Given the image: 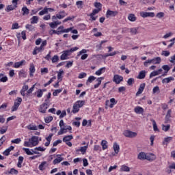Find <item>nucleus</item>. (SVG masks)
<instances>
[{"label":"nucleus","mask_w":175,"mask_h":175,"mask_svg":"<svg viewBox=\"0 0 175 175\" xmlns=\"http://www.w3.org/2000/svg\"><path fill=\"white\" fill-rule=\"evenodd\" d=\"M83 105H85V101L84 100H78L73 105L72 112L73 114L79 113L80 111V107H83Z\"/></svg>","instance_id":"obj_1"},{"label":"nucleus","mask_w":175,"mask_h":175,"mask_svg":"<svg viewBox=\"0 0 175 175\" xmlns=\"http://www.w3.org/2000/svg\"><path fill=\"white\" fill-rule=\"evenodd\" d=\"M161 61H162V59H161L160 57H154L153 59H148L146 62H144V66L146 68H148L149 64H153L154 65H158V64H161Z\"/></svg>","instance_id":"obj_2"},{"label":"nucleus","mask_w":175,"mask_h":175,"mask_svg":"<svg viewBox=\"0 0 175 175\" xmlns=\"http://www.w3.org/2000/svg\"><path fill=\"white\" fill-rule=\"evenodd\" d=\"M76 50H79V48L77 46L71 48L70 50L64 51L62 55L60 57V59L62 61L67 59L68 56L70 55V53H73V51H76Z\"/></svg>","instance_id":"obj_3"},{"label":"nucleus","mask_w":175,"mask_h":175,"mask_svg":"<svg viewBox=\"0 0 175 175\" xmlns=\"http://www.w3.org/2000/svg\"><path fill=\"white\" fill-rule=\"evenodd\" d=\"M123 135H124V136H125V137H129L130 139H132V138L136 137V136H137V133L131 131L129 130H125L123 132Z\"/></svg>","instance_id":"obj_4"},{"label":"nucleus","mask_w":175,"mask_h":175,"mask_svg":"<svg viewBox=\"0 0 175 175\" xmlns=\"http://www.w3.org/2000/svg\"><path fill=\"white\" fill-rule=\"evenodd\" d=\"M21 102H23V98L18 97L17 100H15L14 105L12 107V111H16L20 105H21Z\"/></svg>","instance_id":"obj_5"},{"label":"nucleus","mask_w":175,"mask_h":175,"mask_svg":"<svg viewBox=\"0 0 175 175\" xmlns=\"http://www.w3.org/2000/svg\"><path fill=\"white\" fill-rule=\"evenodd\" d=\"M59 125L60 126V131L57 133V135H64V133H66V129L63 128V126H65V123H64V120H61Z\"/></svg>","instance_id":"obj_6"},{"label":"nucleus","mask_w":175,"mask_h":175,"mask_svg":"<svg viewBox=\"0 0 175 175\" xmlns=\"http://www.w3.org/2000/svg\"><path fill=\"white\" fill-rule=\"evenodd\" d=\"M29 142H31V146L35 147V146H38L39 144V137L32 136L31 138L29 139Z\"/></svg>","instance_id":"obj_7"},{"label":"nucleus","mask_w":175,"mask_h":175,"mask_svg":"<svg viewBox=\"0 0 175 175\" xmlns=\"http://www.w3.org/2000/svg\"><path fill=\"white\" fill-rule=\"evenodd\" d=\"M140 16L143 18H146V17H155V14L154 12H140Z\"/></svg>","instance_id":"obj_8"},{"label":"nucleus","mask_w":175,"mask_h":175,"mask_svg":"<svg viewBox=\"0 0 175 175\" xmlns=\"http://www.w3.org/2000/svg\"><path fill=\"white\" fill-rule=\"evenodd\" d=\"M123 80L124 77H122V76H120L118 75H115L113 76V81L116 83V84H120V83H121V81H122Z\"/></svg>","instance_id":"obj_9"},{"label":"nucleus","mask_w":175,"mask_h":175,"mask_svg":"<svg viewBox=\"0 0 175 175\" xmlns=\"http://www.w3.org/2000/svg\"><path fill=\"white\" fill-rule=\"evenodd\" d=\"M118 14V12L117 11H111L110 10H108L106 13V17L107 18H109V17H116Z\"/></svg>","instance_id":"obj_10"},{"label":"nucleus","mask_w":175,"mask_h":175,"mask_svg":"<svg viewBox=\"0 0 175 175\" xmlns=\"http://www.w3.org/2000/svg\"><path fill=\"white\" fill-rule=\"evenodd\" d=\"M64 161V157H61V154H57V158L53 161V165H57V163H61Z\"/></svg>","instance_id":"obj_11"},{"label":"nucleus","mask_w":175,"mask_h":175,"mask_svg":"<svg viewBox=\"0 0 175 175\" xmlns=\"http://www.w3.org/2000/svg\"><path fill=\"white\" fill-rule=\"evenodd\" d=\"M146 159L147 161H150V162H152V161H155V159H157V156L152 153H150L149 154H146Z\"/></svg>","instance_id":"obj_12"},{"label":"nucleus","mask_w":175,"mask_h":175,"mask_svg":"<svg viewBox=\"0 0 175 175\" xmlns=\"http://www.w3.org/2000/svg\"><path fill=\"white\" fill-rule=\"evenodd\" d=\"M134 111L136 114H143L144 113V109L140 106H137L135 107Z\"/></svg>","instance_id":"obj_13"},{"label":"nucleus","mask_w":175,"mask_h":175,"mask_svg":"<svg viewBox=\"0 0 175 175\" xmlns=\"http://www.w3.org/2000/svg\"><path fill=\"white\" fill-rule=\"evenodd\" d=\"M49 107V105H47V103H43L42 105H40V108L39 111L40 113H46V111L47 110Z\"/></svg>","instance_id":"obj_14"},{"label":"nucleus","mask_w":175,"mask_h":175,"mask_svg":"<svg viewBox=\"0 0 175 175\" xmlns=\"http://www.w3.org/2000/svg\"><path fill=\"white\" fill-rule=\"evenodd\" d=\"M170 117H172V109H169L165 116V124H167L170 121Z\"/></svg>","instance_id":"obj_15"},{"label":"nucleus","mask_w":175,"mask_h":175,"mask_svg":"<svg viewBox=\"0 0 175 175\" xmlns=\"http://www.w3.org/2000/svg\"><path fill=\"white\" fill-rule=\"evenodd\" d=\"M53 136V133H51L47 137H46V142L44 144L45 147H49V146H50Z\"/></svg>","instance_id":"obj_16"},{"label":"nucleus","mask_w":175,"mask_h":175,"mask_svg":"<svg viewBox=\"0 0 175 175\" xmlns=\"http://www.w3.org/2000/svg\"><path fill=\"white\" fill-rule=\"evenodd\" d=\"M144 88H146V83H142L138 89L137 92L136 93V95H140L144 91Z\"/></svg>","instance_id":"obj_17"},{"label":"nucleus","mask_w":175,"mask_h":175,"mask_svg":"<svg viewBox=\"0 0 175 175\" xmlns=\"http://www.w3.org/2000/svg\"><path fill=\"white\" fill-rule=\"evenodd\" d=\"M35 65H33V64H31L29 67V75L31 77H33V73L35 72Z\"/></svg>","instance_id":"obj_18"},{"label":"nucleus","mask_w":175,"mask_h":175,"mask_svg":"<svg viewBox=\"0 0 175 175\" xmlns=\"http://www.w3.org/2000/svg\"><path fill=\"white\" fill-rule=\"evenodd\" d=\"M88 148V146H82L80 148V149H77V152H79V151H81V152L84 154H85L87 149Z\"/></svg>","instance_id":"obj_19"},{"label":"nucleus","mask_w":175,"mask_h":175,"mask_svg":"<svg viewBox=\"0 0 175 175\" xmlns=\"http://www.w3.org/2000/svg\"><path fill=\"white\" fill-rule=\"evenodd\" d=\"M28 85H23L22 90H21V94L22 95V96H25V91H28Z\"/></svg>","instance_id":"obj_20"},{"label":"nucleus","mask_w":175,"mask_h":175,"mask_svg":"<svg viewBox=\"0 0 175 175\" xmlns=\"http://www.w3.org/2000/svg\"><path fill=\"white\" fill-rule=\"evenodd\" d=\"M174 80V78L173 77H169L167 78H165L162 80L163 84L170 83V81H173Z\"/></svg>","instance_id":"obj_21"},{"label":"nucleus","mask_w":175,"mask_h":175,"mask_svg":"<svg viewBox=\"0 0 175 175\" xmlns=\"http://www.w3.org/2000/svg\"><path fill=\"white\" fill-rule=\"evenodd\" d=\"M146 157H147V154L142 152L138 154V159H140L141 161H144V159H146Z\"/></svg>","instance_id":"obj_22"},{"label":"nucleus","mask_w":175,"mask_h":175,"mask_svg":"<svg viewBox=\"0 0 175 175\" xmlns=\"http://www.w3.org/2000/svg\"><path fill=\"white\" fill-rule=\"evenodd\" d=\"M146 77V70H142L139 72L137 79H139L140 80L144 79Z\"/></svg>","instance_id":"obj_23"},{"label":"nucleus","mask_w":175,"mask_h":175,"mask_svg":"<svg viewBox=\"0 0 175 175\" xmlns=\"http://www.w3.org/2000/svg\"><path fill=\"white\" fill-rule=\"evenodd\" d=\"M139 30V27H133L130 29V33L132 35H137V33H139V31H137Z\"/></svg>","instance_id":"obj_24"},{"label":"nucleus","mask_w":175,"mask_h":175,"mask_svg":"<svg viewBox=\"0 0 175 175\" xmlns=\"http://www.w3.org/2000/svg\"><path fill=\"white\" fill-rule=\"evenodd\" d=\"M113 151L115 154H118V152H120V145H118L116 142L113 144Z\"/></svg>","instance_id":"obj_25"},{"label":"nucleus","mask_w":175,"mask_h":175,"mask_svg":"<svg viewBox=\"0 0 175 175\" xmlns=\"http://www.w3.org/2000/svg\"><path fill=\"white\" fill-rule=\"evenodd\" d=\"M24 161V157L23 156H21L18 157V162L17 163L18 167H23V162Z\"/></svg>","instance_id":"obj_26"},{"label":"nucleus","mask_w":175,"mask_h":175,"mask_svg":"<svg viewBox=\"0 0 175 175\" xmlns=\"http://www.w3.org/2000/svg\"><path fill=\"white\" fill-rule=\"evenodd\" d=\"M30 20L31 24H38V21H39V17L33 16Z\"/></svg>","instance_id":"obj_27"},{"label":"nucleus","mask_w":175,"mask_h":175,"mask_svg":"<svg viewBox=\"0 0 175 175\" xmlns=\"http://www.w3.org/2000/svg\"><path fill=\"white\" fill-rule=\"evenodd\" d=\"M129 21L135 22L136 21V16L134 14H129L128 16Z\"/></svg>","instance_id":"obj_28"},{"label":"nucleus","mask_w":175,"mask_h":175,"mask_svg":"<svg viewBox=\"0 0 175 175\" xmlns=\"http://www.w3.org/2000/svg\"><path fill=\"white\" fill-rule=\"evenodd\" d=\"M46 165H47V162H46V161L42 162L41 164L39 165L40 170L43 172V170H44L46 169V167H45Z\"/></svg>","instance_id":"obj_29"},{"label":"nucleus","mask_w":175,"mask_h":175,"mask_svg":"<svg viewBox=\"0 0 175 175\" xmlns=\"http://www.w3.org/2000/svg\"><path fill=\"white\" fill-rule=\"evenodd\" d=\"M22 12H23V16H25L27 14H29V9H28L27 7H23L22 8Z\"/></svg>","instance_id":"obj_30"},{"label":"nucleus","mask_w":175,"mask_h":175,"mask_svg":"<svg viewBox=\"0 0 175 175\" xmlns=\"http://www.w3.org/2000/svg\"><path fill=\"white\" fill-rule=\"evenodd\" d=\"M5 174H18V171L14 168H12L8 172Z\"/></svg>","instance_id":"obj_31"},{"label":"nucleus","mask_w":175,"mask_h":175,"mask_svg":"<svg viewBox=\"0 0 175 175\" xmlns=\"http://www.w3.org/2000/svg\"><path fill=\"white\" fill-rule=\"evenodd\" d=\"M120 170L121 172H131V168L125 165H123L121 166Z\"/></svg>","instance_id":"obj_32"},{"label":"nucleus","mask_w":175,"mask_h":175,"mask_svg":"<svg viewBox=\"0 0 175 175\" xmlns=\"http://www.w3.org/2000/svg\"><path fill=\"white\" fill-rule=\"evenodd\" d=\"M72 139H73V135H67L63 138V142H70V140H72Z\"/></svg>","instance_id":"obj_33"},{"label":"nucleus","mask_w":175,"mask_h":175,"mask_svg":"<svg viewBox=\"0 0 175 175\" xmlns=\"http://www.w3.org/2000/svg\"><path fill=\"white\" fill-rule=\"evenodd\" d=\"M27 129L29 131H38V126L32 124H29L27 126Z\"/></svg>","instance_id":"obj_34"},{"label":"nucleus","mask_w":175,"mask_h":175,"mask_svg":"<svg viewBox=\"0 0 175 175\" xmlns=\"http://www.w3.org/2000/svg\"><path fill=\"white\" fill-rule=\"evenodd\" d=\"M102 80H103V77L98 78L96 81H98L97 84L94 85V88H98L100 84H102Z\"/></svg>","instance_id":"obj_35"},{"label":"nucleus","mask_w":175,"mask_h":175,"mask_svg":"<svg viewBox=\"0 0 175 175\" xmlns=\"http://www.w3.org/2000/svg\"><path fill=\"white\" fill-rule=\"evenodd\" d=\"M62 75H64V70H59L57 74V79L59 80V81H62Z\"/></svg>","instance_id":"obj_36"},{"label":"nucleus","mask_w":175,"mask_h":175,"mask_svg":"<svg viewBox=\"0 0 175 175\" xmlns=\"http://www.w3.org/2000/svg\"><path fill=\"white\" fill-rule=\"evenodd\" d=\"M49 13V9L47 8H44L42 11L39 12L40 16H43L44 14H47Z\"/></svg>","instance_id":"obj_37"},{"label":"nucleus","mask_w":175,"mask_h":175,"mask_svg":"<svg viewBox=\"0 0 175 175\" xmlns=\"http://www.w3.org/2000/svg\"><path fill=\"white\" fill-rule=\"evenodd\" d=\"M172 137H167L166 138H165L164 142H163V144L165 146H167V143H169L170 142H172Z\"/></svg>","instance_id":"obj_38"},{"label":"nucleus","mask_w":175,"mask_h":175,"mask_svg":"<svg viewBox=\"0 0 175 175\" xmlns=\"http://www.w3.org/2000/svg\"><path fill=\"white\" fill-rule=\"evenodd\" d=\"M152 122L153 124V129L154 132H159V129H158V126H157V122H155V120H152Z\"/></svg>","instance_id":"obj_39"},{"label":"nucleus","mask_w":175,"mask_h":175,"mask_svg":"<svg viewBox=\"0 0 175 175\" xmlns=\"http://www.w3.org/2000/svg\"><path fill=\"white\" fill-rule=\"evenodd\" d=\"M109 102H110V103H111V104L109 105V107H110L111 109H113L114 105H116V103H117V102H116V98H111Z\"/></svg>","instance_id":"obj_40"},{"label":"nucleus","mask_w":175,"mask_h":175,"mask_svg":"<svg viewBox=\"0 0 175 175\" xmlns=\"http://www.w3.org/2000/svg\"><path fill=\"white\" fill-rule=\"evenodd\" d=\"M24 62H25V60H22L19 62H16L14 64V68H20V66H23V64H24Z\"/></svg>","instance_id":"obj_41"},{"label":"nucleus","mask_w":175,"mask_h":175,"mask_svg":"<svg viewBox=\"0 0 175 175\" xmlns=\"http://www.w3.org/2000/svg\"><path fill=\"white\" fill-rule=\"evenodd\" d=\"M101 146L103 147V150H106L107 149V141L106 140H103L101 142Z\"/></svg>","instance_id":"obj_42"},{"label":"nucleus","mask_w":175,"mask_h":175,"mask_svg":"<svg viewBox=\"0 0 175 175\" xmlns=\"http://www.w3.org/2000/svg\"><path fill=\"white\" fill-rule=\"evenodd\" d=\"M96 79V77H95L94 76L89 77V78L86 82L87 85H88V83H92Z\"/></svg>","instance_id":"obj_43"},{"label":"nucleus","mask_w":175,"mask_h":175,"mask_svg":"<svg viewBox=\"0 0 175 175\" xmlns=\"http://www.w3.org/2000/svg\"><path fill=\"white\" fill-rule=\"evenodd\" d=\"M105 70H106V68H105V67L101 68L96 72V75L97 76H100V75H102L103 71L105 72Z\"/></svg>","instance_id":"obj_44"},{"label":"nucleus","mask_w":175,"mask_h":175,"mask_svg":"<svg viewBox=\"0 0 175 175\" xmlns=\"http://www.w3.org/2000/svg\"><path fill=\"white\" fill-rule=\"evenodd\" d=\"M56 79L57 77H53L46 83L44 84V87H47V85H50V84L53 83Z\"/></svg>","instance_id":"obj_45"},{"label":"nucleus","mask_w":175,"mask_h":175,"mask_svg":"<svg viewBox=\"0 0 175 175\" xmlns=\"http://www.w3.org/2000/svg\"><path fill=\"white\" fill-rule=\"evenodd\" d=\"M37 98H42L43 96V90L42 89H39L37 92Z\"/></svg>","instance_id":"obj_46"},{"label":"nucleus","mask_w":175,"mask_h":175,"mask_svg":"<svg viewBox=\"0 0 175 175\" xmlns=\"http://www.w3.org/2000/svg\"><path fill=\"white\" fill-rule=\"evenodd\" d=\"M23 150L26 152L27 155H33V152H31L29 148H23Z\"/></svg>","instance_id":"obj_47"},{"label":"nucleus","mask_w":175,"mask_h":175,"mask_svg":"<svg viewBox=\"0 0 175 175\" xmlns=\"http://www.w3.org/2000/svg\"><path fill=\"white\" fill-rule=\"evenodd\" d=\"M169 129H170V124L168 125H165V124H162V130L164 131L165 132H167V131H169Z\"/></svg>","instance_id":"obj_48"},{"label":"nucleus","mask_w":175,"mask_h":175,"mask_svg":"<svg viewBox=\"0 0 175 175\" xmlns=\"http://www.w3.org/2000/svg\"><path fill=\"white\" fill-rule=\"evenodd\" d=\"M58 61H59V57L58 55H55L52 57L53 64H55V62H58Z\"/></svg>","instance_id":"obj_49"},{"label":"nucleus","mask_w":175,"mask_h":175,"mask_svg":"<svg viewBox=\"0 0 175 175\" xmlns=\"http://www.w3.org/2000/svg\"><path fill=\"white\" fill-rule=\"evenodd\" d=\"M35 85H36V84L33 85L30 89L27 90L26 93L27 95H29V94H32V92H33V90H35Z\"/></svg>","instance_id":"obj_50"},{"label":"nucleus","mask_w":175,"mask_h":175,"mask_svg":"<svg viewBox=\"0 0 175 175\" xmlns=\"http://www.w3.org/2000/svg\"><path fill=\"white\" fill-rule=\"evenodd\" d=\"M102 10V8H98V9H94L92 11V13H91L92 16H95V14H98L100 11Z\"/></svg>","instance_id":"obj_51"},{"label":"nucleus","mask_w":175,"mask_h":175,"mask_svg":"<svg viewBox=\"0 0 175 175\" xmlns=\"http://www.w3.org/2000/svg\"><path fill=\"white\" fill-rule=\"evenodd\" d=\"M53 120V116H48L44 119L46 124H50Z\"/></svg>","instance_id":"obj_52"},{"label":"nucleus","mask_w":175,"mask_h":175,"mask_svg":"<svg viewBox=\"0 0 175 175\" xmlns=\"http://www.w3.org/2000/svg\"><path fill=\"white\" fill-rule=\"evenodd\" d=\"M14 9H16L13 5H8L6 9H5V11L6 12H11V10H14Z\"/></svg>","instance_id":"obj_53"},{"label":"nucleus","mask_w":175,"mask_h":175,"mask_svg":"<svg viewBox=\"0 0 175 175\" xmlns=\"http://www.w3.org/2000/svg\"><path fill=\"white\" fill-rule=\"evenodd\" d=\"M135 83V79L130 78L127 81L128 85H133V84Z\"/></svg>","instance_id":"obj_54"},{"label":"nucleus","mask_w":175,"mask_h":175,"mask_svg":"<svg viewBox=\"0 0 175 175\" xmlns=\"http://www.w3.org/2000/svg\"><path fill=\"white\" fill-rule=\"evenodd\" d=\"M61 92H62V89L55 90L53 92V96H57V95H58V94H61Z\"/></svg>","instance_id":"obj_55"},{"label":"nucleus","mask_w":175,"mask_h":175,"mask_svg":"<svg viewBox=\"0 0 175 175\" xmlns=\"http://www.w3.org/2000/svg\"><path fill=\"white\" fill-rule=\"evenodd\" d=\"M153 94H159L160 92V90H159V86H156L153 88Z\"/></svg>","instance_id":"obj_56"},{"label":"nucleus","mask_w":175,"mask_h":175,"mask_svg":"<svg viewBox=\"0 0 175 175\" xmlns=\"http://www.w3.org/2000/svg\"><path fill=\"white\" fill-rule=\"evenodd\" d=\"M156 17H157V18H162L163 17H165V13L159 12L157 14Z\"/></svg>","instance_id":"obj_57"},{"label":"nucleus","mask_w":175,"mask_h":175,"mask_svg":"<svg viewBox=\"0 0 175 175\" xmlns=\"http://www.w3.org/2000/svg\"><path fill=\"white\" fill-rule=\"evenodd\" d=\"M26 29H29V31H33V29H35V27L32 25H27Z\"/></svg>","instance_id":"obj_58"},{"label":"nucleus","mask_w":175,"mask_h":175,"mask_svg":"<svg viewBox=\"0 0 175 175\" xmlns=\"http://www.w3.org/2000/svg\"><path fill=\"white\" fill-rule=\"evenodd\" d=\"M162 68L163 69V70L166 71L165 73H167V72L170 70V67H169L167 65L163 66Z\"/></svg>","instance_id":"obj_59"},{"label":"nucleus","mask_w":175,"mask_h":175,"mask_svg":"<svg viewBox=\"0 0 175 175\" xmlns=\"http://www.w3.org/2000/svg\"><path fill=\"white\" fill-rule=\"evenodd\" d=\"M49 26L51 27V28H52L53 29H54V28H57V27H58L57 25V23L55 22H53L49 23Z\"/></svg>","instance_id":"obj_60"},{"label":"nucleus","mask_w":175,"mask_h":175,"mask_svg":"<svg viewBox=\"0 0 175 175\" xmlns=\"http://www.w3.org/2000/svg\"><path fill=\"white\" fill-rule=\"evenodd\" d=\"M21 142V139L17 138L11 141V143H14L15 144H18Z\"/></svg>","instance_id":"obj_61"},{"label":"nucleus","mask_w":175,"mask_h":175,"mask_svg":"<svg viewBox=\"0 0 175 175\" xmlns=\"http://www.w3.org/2000/svg\"><path fill=\"white\" fill-rule=\"evenodd\" d=\"M94 6L97 9H102V3H98V2L94 3Z\"/></svg>","instance_id":"obj_62"},{"label":"nucleus","mask_w":175,"mask_h":175,"mask_svg":"<svg viewBox=\"0 0 175 175\" xmlns=\"http://www.w3.org/2000/svg\"><path fill=\"white\" fill-rule=\"evenodd\" d=\"M6 81H8V77H6V76L1 77V78L0 79V82L1 83H6Z\"/></svg>","instance_id":"obj_63"},{"label":"nucleus","mask_w":175,"mask_h":175,"mask_svg":"<svg viewBox=\"0 0 175 175\" xmlns=\"http://www.w3.org/2000/svg\"><path fill=\"white\" fill-rule=\"evenodd\" d=\"M18 28H20V27L17 23H15L12 25V29H18Z\"/></svg>","instance_id":"obj_64"}]
</instances>
